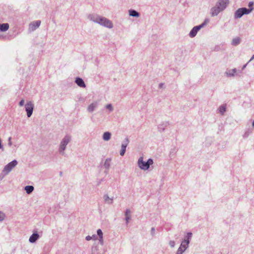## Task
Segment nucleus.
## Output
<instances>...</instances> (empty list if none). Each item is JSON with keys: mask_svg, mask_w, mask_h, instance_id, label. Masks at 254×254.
Segmentation results:
<instances>
[{"mask_svg": "<svg viewBox=\"0 0 254 254\" xmlns=\"http://www.w3.org/2000/svg\"><path fill=\"white\" fill-rule=\"evenodd\" d=\"M87 18L94 23L109 29H112L114 27L113 23L110 20L96 13L89 14L87 16Z\"/></svg>", "mask_w": 254, "mask_h": 254, "instance_id": "1", "label": "nucleus"}, {"mask_svg": "<svg viewBox=\"0 0 254 254\" xmlns=\"http://www.w3.org/2000/svg\"><path fill=\"white\" fill-rule=\"evenodd\" d=\"M229 4V0H218L215 6L211 7L210 10V13L211 16L214 17L218 15V14L223 11Z\"/></svg>", "mask_w": 254, "mask_h": 254, "instance_id": "2", "label": "nucleus"}, {"mask_svg": "<svg viewBox=\"0 0 254 254\" xmlns=\"http://www.w3.org/2000/svg\"><path fill=\"white\" fill-rule=\"evenodd\" d=\"M71 140V136L69 135H65L61 140L59 146L58 151L60 154L64 155V151L66 149V146Z\"/></svg>", "mask_w": 254, "mask_h": 254, "instance_id": "3", "label": "nucleus"}, {"mask_svg": "<svg viewBox=\"0 0 254 254\" xmlns=\"http://www.w3.org/2000/svg\"><path fill=\"white\" fill-rule=\"evenodd\" d=\"M153 164V160L149 158L146 162L143 161V157H140L137 161L138 167L142 170L146 171L149 169L150 166Z\"/></svg>", "mask_w": 254, "mask_h": 254, "instance_id": "4", "label": "nucleus"}, {"mask_svg": "<svg viewBox=\"0 0 254 254\" xmlns=\"http://www.w3.org/2000/svg\"><path fill=\"white\" fill-rule=\"evenodd\" d=\"M252 11V8H247L242 7L238 8L234 13V18L239 19L241 18L245 14H249Z\"/></svg>", "mask_w": 254, "mask_h": 254, "instance_id": "5", "label": "nucleus"}, {"mask_svg": "<svg viewBox=\"0 0 254 254\" xmlns=\"http://www.w3.org/2000/svg\"><path fill=\"white\" fill-rule=\"evenodd\" d=\"M208 22V20L206 19L202 24L193 27L189 33V36L190 38L194 37L196 35L198 31L204 27Z\"/></svg>", "mask_w": 254, "mask_h": 254, "instance_id": "6", "label": "nucleus"}, {"mask_svg": "<svg viewBox=\"0 0 254 254\" xmlns=\"http://www.w3.org/2000/svg\"><path fill=\"white\" fill-rule=\"evenodd\" d=\"M17 164L18 162L16 160H13L8 163L2 169L3 174L8 175Z\"/></svg>", "mask_w": 254, "mask_h": 254, "instance_id": "7", "label": "nucleus"}, {"mask_svg": "<svg viewBox=\"0 0 254 254\" xmlns=\"http://www.w3.org/2000/svg\"><path fill=\"white\" fill-rule=\"evenodd\" d=\"M129 143V140L128 137H126L124 140L123 141L121 144V149L120 150V155L123 156L125 155V153L126 151L127 147Z\"/></svg>", "mask_w": 254, "mask_h": 254, "instance_id": "8", "label": "nucleus"}, {"mask_svg": "<svg viewBox=\"0 0 254 254\" xmlns=\"http://www.w3.org/2000/svg\"><path fill=\"white\" fill-rule=\"evenodd\" d=\"M34 104L31 101L28 102L25 105V110L28 117H30L33 113Z\"/></svg>", "mask_w": 254, "mask_h": 254, "instance_id": "9", "label": "nucleus"}, {"mask_svg": "<svg viewBox=\"0 0 254 254\" xmlns=\"http://www.w3.org/2000/svg\"><path fill=\"white\" fill-rule=\"evenodd\" d=\"M98 106L99 102L97 101H94L88 106L87 111L89 113H92L98 108Z\"/></svg>", "mask_w": 254, "mask_h": 254, "instance_id": "10", "label": "nucleus"}, {"mask_svg": "<svg viewBox=\"0 0 254 254\" xmlns=\"http://www.w3.org/2000/svg\"><path fill=\"white\" fill-rule=\"evenodd\" d=\"M41 24V21L36 20L30 23L29 25V30L34 31L37 29Z\"/></svg>", "mask_w": 254, "mask_h": 254, "instance_id": "11", "label": "nucleus"}, {"mask_svg": "<svg viewBox=\"0 0 254 254\" xmlns=\"http://www.w3.org/2000/svg\"><path fill=\"white\" fill-rule=\"evenodd\" d=\"M105 203L108 205H112L114 203V197L110 196L108 194H104L103 196Z\"/></svg>", "mask_w": 254, "mask_h": 254, "instance_id": "12", "label": "nucleus"}, {"mask_svg": "<svg viewBox=\"0 0 254 254\" xmlns=\"http://www.w3.org/2000/svg\"><path fill=\"white\" fill-rule=\"evenodd\" d=\"M170 123L169 121H163L160 123L158 126V130L162 132L169 126Z\"/></svg>", "mask_w": 254, "mask_h": 254, "instance_id": "13", "label": "nucleus"}, {"mask_svg": "<svg viewBox=\"0 0 254 254\" xmlns=\"http://www.w3.org/2000/svg\"><path fill=\"white\" fill-rule=\"evenodd\" d=\"M189 247V245L182 242L176 254H183Z\"/></svg>", "mask_w": 254, "mask_h": 254, "instance_id": "14", "label": "nucleus"}, {"mask_svg": "<svg viewBox=\"0 0 254 254\" xmlns=\"http://www.w3.org/2000/svg\"><path fill=\"white\" fill-rule=\"evenodd\" d=\"M111 159L110 158H107L103 164L104 167L106 169L105 171V173L107 174L108 172V170L110 167L111 165Z\"/></svg>", "mask_w": 254, "mask_h": 254, "instance_id": "15", "label": "nucleus"}, {"mask_svg": "<svg viewBox=\"0 0 254 254\" xmlns=\"http://www.w3.org/2000/svg\"><path fill=\"white\" fill-rule=\"evenodd\" d=\"M75 82L80 87L85 88L86 87V85H85L83 80L81 78H80V77L76 78Z\"/></svg>", "mask_w": 254, "mask_h": 254, "instance_id": "16", "label": "nucleus"}, {"mask_svg": "<svg viewBox=\"0 0 254 254\" xmlns=\"http://www.w3.org/2000/svg\"><path fill=\"white\" fill-rule=\"evenodd\" d=\"M237 72L236 68H233L231 70H227L225 72V74L227 77H233Z\"/></svg>", "mask_w": 254, "mask_h": 254, "instance_id": "17", "label": "nucleus"}, {"mask_svg": "<svg viewBox=\"0 0 254 254\" xmlns=\"http://www.w3.org/2000/svg\"><path fill=\"white\" fill-rule=\"evenodd\" d=\"M178 150V148L176 147H174L171 149L169 154V156L171 159H173L174 158Z\"/></svg>", "mask_w": 254, "mask_h": 254, "instance_id": "18", "label": "nucleus"}, {"mask_svg": "<svg viewBox=\"0 0 254 254\" xmlns=\"http://www.w3.org/2000/svg\"><path fill=\"white\" fill-rule=\"evenodd\" d=\"M39 238V235L38 233H33L29 238V241L31 243H35Z\"/></svg>", "mask_w": 254, "mask_h": 254, "instance_id": "19", "label": "nucleus"}, {"mask_svg": "<svg viewBox=\"0 0 254 254\" xmlns=\"http://www.w3.org/2000/svg\"><path fill=\"white\" fill-rule=\"evenodd\" d=\"M192 234L191 232H188L186 236H185L184 240L182 242L185 243L187 244H189L190 240L192 237Z\"/></svg>", "mask_w": 254, "mask_h": 254, "instance_id": "20", "label": "nucleus"}, {"mask_svg": "<svg viewBox=\"0 0 254 254\" xmlns=\"http://www.w3.org/2000/svg\"><path fill=\"white\" fill-rule=\"evenodd\" d=\"M125 214L126 223L128 224L131 218V211L129 209H126Z\"/></svg>", "mask_w": 254, "mask_h": 254, "instance_id": "21", "label": "nucleus"}, {"mask_svg": "<svg viewBox=\"0 0 254 254\" xmlns=\"http://www.w3.org/2000/svg\"><path fill=\"white\" fill-rule=\"evenodd\" d=\"M128 14L130 16L133 17H138L140 16L139 13L134 9H129Z\"/></svg>", "mask_w": 254, "mask_h": 254, "instance_id": "22", "label": "nucleus"}, {"mask_svg": "<svg viewBox=\"0 0 254 254\" xmlns=\"http://www.w3.org/2000/svg\"><path fill=\"white\" fill-rule=\"evenodd\" d=\"M103 139L104 141H109L111 138V133L109 131L104 132L102 136Z\"/></svg>", "mask_w": 254, "mask_h": 254, "instance_id": "23", "label": "nucleus"}, {"mask_svg": "<svg viewBox=\"0 0 254 254\" xmlns=\"http://www.w3.org/2000/svg\"><path fill=\"white\" fill-rule=\"evenodd\" d=\"M241 41V39L239 37H236L233 39L231 44L233 46H236L240 44Z\"/></svg>", "mask_w": 254, "mask_h": 254, "instance_id": "24", "label": "nucleus"}, {"mask_svg": "<svg viewBox=\"0 0 254 254\" xmlns=\"http://www.w3.org/2000/svg\"><path fill=\"white\" fill-rule=\"evenodd\" d=\"M9 28V24L8 23L0 24V30L2 32L7 31Z\"/></svg>", "mask_w": 254, "mask_h": 254, "instance_id": "25", "label": "nucleus"}, {"mask_svg": "<svg viewBox=\"0 0 254 254\" xmlns=\"http://www.w3.org/2000/svg\"><path fill=\"white\" fill-rule=\"evenodd\" d=\"M34 187L32 186H26L24 188V190L27 194H30L34 190Z\"/></svg>", "mask_w": 254, "mask_h": 254, "instance_id": "26", "label": "nucleus"}, {"mask_svg": "<svg viewBox=\"0 0 254 254\" xmlns=\"http://www.w3.org/2000/svg\"><path fill=\"white\" fill-rule=\"evenodd\" d=\"M100 252L97 246H93L91 249V254H100Z\"/></svg>", "mask_w": 254, "mask_h": 254, "instance_id": "27", "label": "nucleus"}, {"mask_svg": "<svg viewBox=\"0 0 254 254\" xmlns=\"http://www.w3.org/2000/svg\"><path fill=\"white\" fill-rule=\"evenodd\" d=\"M226 106L225 105H221L219 107L218 109L219 112L221 115H224V113L226 112Z\"/></svg>", "mask_w": 254, "mask_h": 254, "instance_id": "28", "label": "nucleus"}, {"mask_svg": "<svg viewBox=\"0 0 254 254\" xmlns=\"http://www.w3.org/2000/svg\"><path fill=\"white\" fill-rule=\"evenodd\" d=\"M105 108L109 110L110 112H112L114 110V107L111 104H108L106 105Z\"/></svg>", "mask_w": 254, "mask_h": 254, "instance_id": "29", "label": "nucleus"}, {"mask_svg": "<svg viewBox=\"0 0 254 254\" xmlns=\"http://www.w3.org/2000/svg\"><path fill=\"white\" fill-rule=\"evenodd\" d=\"M252 131L250 130H246L244 134L243 135V137L244 138H246L248 137V136L250 135V134L251 133Z\"/></svg>", "mask_w": 254, "mask_h": 254, "instance_id": "30", "label": "nucleus"}, {"mask_svg": "<svg viewBox=\"0 0 254 254\" xmlns=\"http://www.w3.org/2000/svg\"><path fill=\"white\" fill-rule=\"evenodd\" d=\"M5 214L0 211V221H2L5 219Z\"/></svg>", "mask_w": 254, "mask_h": 254, "instance_id": "31", "label": "nucleus"}, {"mask_svg": "<svg viewBox=\"0 0 254 254\" xmlns=\"http://www.w3.org/2000/svg\"><path fill=\"white\" fill-rule=\"evenodd\" d=\"M97 235L99 236V237H103V233L101 229H98L97 231Z\"/></svg>", "mask_w": 254, "mask_h": 254, "instance_id": "32", "label": "nucleus"}, {"mask_svg": "<svg viewBox=\"0 0 254 254\" xmlns=\"http://www.w3.org/2000/svg\"><path fill=\"white\" fill-rule=\"evenodd\" d=\"M169 245L172 247L174 248L175 245V242L174 241H170L169 242Z\"/></svg>", "mask_w": 254, "mask_h": 254, "instance_id": "33", "label": "nucleus"}, {"mask_svg": "<svg viewBox=\"0 0 254 254\" xmlns=\"http://www.w3.org/2000/svg\"><path fill=\"white\" fill-rule=\"evenodd\" d=\"M99 243L101 244V245L103 246L104 245V241H103V237L99 238Z\"/></svg>", "mask_w": 254, "mask_h": 254, "instance_id": "34", "label": "nucleus"}, {"mask_svg": "<svg viewBox=\"0 0 254 254\" xmlns=\"http://www.w3.org/2000/svg\"><path fill=\"white\" fill-rule=\"evenodd\" d=\"M253 5H254V2L253 1H250L248 4V6H249V8H252V10L254 9L253 7Z\"/></svg>", "mask_w": 254, "mask_h": 254, "instance_id": "35", "label": "nucleus"}, {"mask_svg": "<svg viewBox=\"0 0 254 254\" xmlns=\"http://www.w3.org/2000/svg\"><path fill=\"white\" fill-rule=\"evenodd\" d=\"M11 137H9L8 139V145L9 146H11L12 145V142H11Z\"/></svg>", "mask_w": 254, "mask_h": 254, "instance_id": "36", "label": "nucleus"}, {"mask_svg": "<svg viewBox=\"0 0 254 254\" xmlns=\"http://www.w3.org/2000/svg\"><path fill=\"white\" fill-rule=\"evenodd\" d=\"M155 234V229L154 227H152L151 229V234L152 236H154Z\"/></svg>", "mask_w": 254, "mask_h": 254, "instance_id": "37", "label": "nucleus"}, {"mask_svg": "<svg viewBox=\"0 0 254 254\" xmlns=\"http://www.w3.org/2000/svg\"><path fill=\"white\" fill-rule=\"evenodd\" d=\"M24 99H22V100L20 101V102H19V105L20 106H23L24 105Z\"/></svg>", "mask_w": 254, "mask_h": 254, "instance_id": "38", "label": "nucleus"}, {"mask_svg": "<svg viewBox=\"0 0 254 254\" xmlns=\"http://www.w3.org/2000/svg\"><path fill=\"white\" fill-rule=\"evenodd\" d=\"M6 175H3L2 172L1 174L0 175V181L2 180L3 179V178Z\"/></svg>", "mask_w": 254, "mask_h": 254, "instance_id": "39", "label": "nucleus"}, {"mask_svg": "<svg viewBox=\"0 0 254 254\" xmlns=\"http://www.w3.org/2000/svg\"><path fill=\"white\" fill-rule=\"evenodd\" d=\"M92 239V237L90 236H87L85 237V240L86 241H90L91 240V239Z\"/></svg>", "mask_w": 254, "mask_h": 254, "instance_id": "40", "label": "nucleus"}, {"mask_svg": "<svg viewBox=\"0 0 254 254\" xmlns=\"http://www.w3.org/2000/svg\"><path fill=\"white\" fill-rule=\"evenodd\" d=\"M159 88H164V84L163 83H160L159 84Z\"/></svg>", "mask_w": 254, "mask_h": 254, "instance_id": "41", "label": "nucleus"}, {"mask_svg": "<svg viewBox=\"0 0 254 254\" xmlns=\"http://www.w3.org/2000/svg\"><path fill=\"white\" fill-rule=\"evenodd\" d=\"M0 149H1L2 151H4V148L1 144V141L0 138Z\"/></svg>", "mask_w": 254, "mask_h": 254, "instance_id": "42", "label": "nucleus"}, {"mask_svg": "<svg viewBox=\"0 0 254 254\" xmlns=\"http://www.w3.org/2000/svg\"><path fill=\"white\" fill-rule=\"evenodd\" d=\"M254 59V54L253 55V56L252 57V58H251V59L250 60L249 62H251L252 61H253V60Z\"/></svg>", "mask_w": 254, "mask_h": 254, "instance_id": "43", "label": "nucleus"}, {"mask_svg": "<svg viewBox=\"0 0 254 254\" xmlns=\"http://www.w3.org/2000/svg\"><path fill=\"white\" fill-rule=\"evenodd\" d=\"M247 64H248V63H247V64H245V65H244L243 66V67H242V69H243H243H244L246 67V66H247Z\"/></svg>", "mask_w": 254, "mask_h": 254, "instance_id": "44", "label": "nucleus"}, {"mask_svg": "<svg viewBox=\"0 0 254 254\" xmlns=\"http://www.w3.org/2000/svg\"><path fill=\"white\" fill-rule=\"evenodd\" d=\"M92 239H97V236L95 235H93L92 236Z\"/></svg>", "mask_w": 254, "mask_h": 254, "instance_id": "45", "label": "nucleus"}, {"mask_svg": "<svg viewBox=\"0 0 254 254\" xmlns=\"http://www.w3.org/2000/svg\"><path fill=\"white\" fill-rule=\"evenodd\" d=\"M252 126L254 127V121L253 122Z\"/></svg>", "mask_w": 254, "mask_h": 254, "instance_id": "46", "label": "nucleus"}]
</instances>
